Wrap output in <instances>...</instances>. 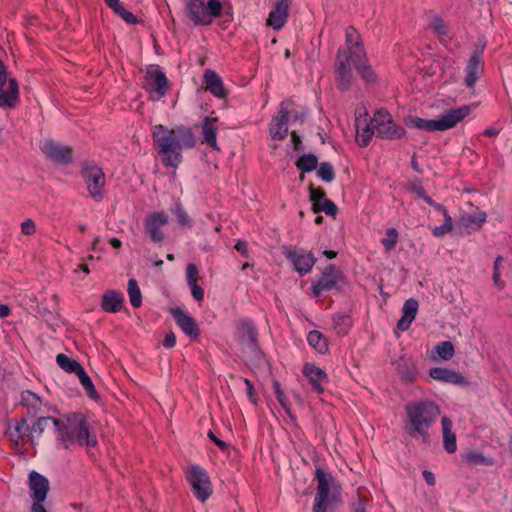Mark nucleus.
<instances>
[{
  "instance_id": "393cba45",
  "label": "nucleus",
  "mask_w": 512,
  "mask_h": 512,
  "mask_svg": "<svg viewBox=\"0 0 512 512\" xmlns=\"http://www.w3.org/2000/svg\"><path fill=\"white\" fill-rule=\"evenodd\" d=\"M303 373L315 392L318 394L324 392V386L328 382V377L324 370L313 364H305Z\"/></svg>"
},
{
  "instance_id": "2f4dec72",
  "label": "nucleus",
  "mask_w": 512,
  "mask_h": 512,
  "mask_svg": "<svg viewBox=\"0 0 512 512\" xmlns=\"http://www.w3.org/2000/svg\"><path fill=\"white\" fill-rule=\"evenodd\" d=\"M441 425L443 435V447L446 452L452 454L457 450L456 435L452 431V421L447 416H443L441 419Z\"/></svg>"
},
{
  "instance_id": "f03ea898",
  "label": "nucleus",
  "mask_w": 512,
  "mask_h": 512,
  "mask_svg": "<svg viewBox=\"0 0 512 512\" xmlns=\"http://www.w3.org/2000/svg\"><path fill=\"white\" fill-rule=\"evenodd\" d=\"M404 432L412 439H421L427 443L430 438L429 430L436 423L440 408L431 400H414L405 407Z\"/></svg>"
},
{
  "instance_id": "e2e57ef3",
  "label": "nucleus",
  "mask_w": 512,
  "mask_h": 512,
  "mask_svg": "<svg viewBox=\"0 0 512 512\" xmlns=\"http://www.w3.org/2000/svg\"><path fill=\"white\" fill-rule=\"evenodd\" d=\"M325 193L322 189H311L310 198L313 201V204H316L320 199L325 198Z\"/></svg>"
},
{
  "instance_id": "39448f33",
  "label": "nucleus",
  "mask_w": 512,
  "mask_h": 512,
  "mask_svg": "<svg viewBox=\"0 0 512 512\" xmlns=\"http://www.w3.org/2000/svg\"><path fill=\"white\" fill-rule=\"evenodd\" d=\"M185 16L195 26H208L222 16L223 4L219 0H183Z\"/></svg>"
},
{
  "instance_id": "13d9d810",
  "label": "nucleus",
  "mask_w": 512,
  "mask_h": 512,
  "mask_svg": "<svg viewBox=\"0 0 512 512\" xmlns=\"http://www.w3.org/2000/svg\"><path fill=\"white\" fill-rule=\"evenodd\" d=\"M411 190L414 192L419 198L423 199L426 202L427 198H430L426 195V192L420 182H413L411 184Z\"/></svg>"
},
{
  "instance_id": "f8f14e48",
  "label": "nucleus",
  "mask_w": 512,
  "mask_h": 512,
  "mask_svg": "<svg viewBox=\"0 0 512 512\" xmlns=\"http://www.w3.org/2000/svg\"><path fill=\"white\" fill-rule=\"evenodd\" d=\"M343 282V273L334 265H329L321 278L312 285V292L315 296H319L326 291L338 290Z\"/></svg>"
},
{
  "instance_id": "9d476101",
  "label": "nucleus",
  "mask_w": 512,
  "mask_h": 512,
  "mask_svg": "<svg viewBox=\"0 0 512 512\" xmlns=\"http://www.w3.org/2000/svg\"><path fill=\"white\" fill-rule=\"evenodd\" d=\"M187 480L192 488L194 496L201 502H205L212 494V484L207 471L197 464L188 468Z\"/></svg>"
},
{
  "instance_id": "aec40b11",
  "label": "nucleus",
  "mask_w": 512,
  "mask_h": 512,
  "mask_svg": "<svg viewBox=\"0 0 512 512\" xmlns=\"http://www.w3.org/2000/svg\"><path fill=\"white\" fill-rule=\"evenodd\" d=\"M168 223L165 212H154L146 218L145 229L153 242L159 243L164 239L162 227Z\"/></svg>"
},
{
  "instance_id": "052dcab7",
  "label": "nucleus",
  "mask_w": 512,
  "mask_h": 512,
  "mask_svg": "<svg viewBox=\"0 0 512 512\" xmlns=\"http://www.w3.org/2000/svg\"><path fill=\"white\" fill-rule=\"evenodd\" d=\"M235 250L241 253L244 257H248V244L246 241L238 240L234 246Z\"/></svg>"
},
{
  "instance_id": "4c0bfd02",
  "label": "nucleus",
  "mask_w": 512,
  "mask_h": 512,
  "mask_svg": "<svg viewBox=\"0 0 512 512\" xmlns=\"http://www.w3.org/2000/svg\"><path fill=\"white\" fill-rule=\"evenodd\" d=\"M127 293L132 307L139 308L142 305V294L137 281L134 278L129 279Z\"/></svg>"
},
{
  "instance_id": "5701e85b",
  "label": "nucleus",
  "mask_w": 512,
  "mask_h": 512,
  "mask_svg": "<svg viewBox=\"0 0 512 512\" xmlns=\"http://www.w3.org/2000/svg\"><path fill=\"white\" fill-rule=\"evenodd\" d=\"M218 118L205 117L201 123L202 143L207 144L213 150H219L217 144Z\"/></svg>"
},
{
  "instance_id": "09e8293b",
  "label": "nucleus",
  "mask_w": 512,
  "mask_h": 512,
  "mask_svg": "<svg viewBox=\"0 0 512 512\" xmlns=\"http://www.w3.org/2000/svg\"><path fill=\"white\" fill-rule=\"evenodd\" d=\"M503 262V257L502 256H498L495 261H494V265H493V282L495 284V286L502 290L504 287H505V282L501 279V275H500V266Z\"/></svg>"
},
{
  "instance_id": "603ef678",
  "label": "nucleus",
  "mask_w": 512,
  "mask_h": 512,
  "mask_svg": "<svg viewBox=\"0 0 512 512\" xmlns=\"http://www.w3.org/2000/svg\"><path fill=\"white\" fill-rule=\"evenodd\" d=\"M199 278V270L195 264H188L186 267L187 284L197 283Z\"/></svg>"
},
{
  "instance_id": "ea45409f",
  "label": "nucleus",
  "mask_w": 512,
  "mask_h": 512,
  "mask_svg": "<svg viewBox=\"0 0 512 512\" xmlns=\"http://www.w3.org/2000/svg\"><path fill=\"white\" fill-rule=\"evenodd\" d=\"M318 159L313 154L302 155L296 162L297 168L304 172H311L317 168Z\"/></svg>"
},
{
  "instance_id": "8fccbe9b",
  "label": "nucleus",
  "mask_w": 512,
  "mask_h": 512,
  "mask_svg": "<svg viewBox=\"0 0 512 512\" xmlns=\"http://www.w3.org/2000/svg\"><path fill=\"white\" fill-rule=\"evenodd\" d=\"M173 213L179 225L191 227V219L181 205L177 204L173 209Z\"/></svg>"
},
{
  "instance_id": "c85d7f7f",
  "label": "nucleus",
  "mask_w": 512,
  "mask_h": 512,
  "mask_svg": "<svg viewBox=\"0 0 512 512\" xmlns=\"http://www.w3.org/2000/svg\"><path fill=\"white\" fill-rule=\"evenodd\" d=\"M8 429L11 440L16 445H23L25 443V438L31 436V429L26 419H21L20 421H12L9 424Z\"/></svg>"
},
{
  "instance_id": "20e7f679",
  "label": "nucleus",
  "mask_w": 512,
  "mask_h": 512,
  "mask_svg": "<svg viewBox=\"0 0 512 512\" xmlns=\"http://www.w3.org/2000/svg\"><path fill=\"white\" fill-rule=\"evenodd\" d=\"M470 111V106L465 105L448 110L437 119L426 120L417 116H411L406 120V124L409 127L424 131H445L455 127L469 115Z\"/></svg>"
},
{
  "instance_id": "7c9ffc66",
  "label": "nucleus",
  "mask_w": 512,
  "mask_h": 512,
  "mask_svg": "<svg viewBox=\"0 0 512 512\" xmlns=\"http://www.w3.org/2000/svg\"><path fill=\"white\" fill-rule=\"evenodd\" d=\"M356 126V140L362 147H366L372 136L376 133L371 121L368 123L366 118L358 117L355 121Z\"/></svg>"
},
{
  "instance_id": "cd10ccee",
  "label": "nucleus",
  "mask_w": 512,
  "mask_h": 512,
  "mask_svg": "<svg viewBox=\"0 0 512 512\" xmlns=\"http://www.w3.org/2000/svg\"><path fill=\"white\" fill-rule=\"evenodd\" d=\"M124 303V296L116 290H108L102 296L101 308L108 313L119 312Z\"/></svg>"
},
{
  "instance_id": "69168bd1",
  "label": "nucleus",
  "mask_w": 512,
  "mask_h": 512,
  "mask_svg": "<svg viewBox=\"0 0 512 512\" xmlns=\"http://www.w3.org/2000/svg\"><path fill=\"white\" fill-rule=\"evenodd\" d=\"M275 394L279 403L285 407V395L280 388V384L278 382H274Z\"/></svg>"
},
{
  "instance_id": "6e6552de",
  "label": "nucleus",
  "mask_w": 512,
  "mask_h": 512,
  "mask_svg": "<svg viewBox=\"0 0 512 512\" xmlns=\"http://www.w3.org/2000/svg\"><path fill=\"white\" fill-rule=\"evenodd\" d=\"M20 102V90L15 78H8L7 66L0 59V108L14 109Z\"/></svg>"
},
{
  "instance_id": "412c9836",
  "label": "nucleus",
  "mask_w": 512,
  "mask_h": 512,
  "mask_svg": "<svg viewBox=\"0 0 512 512\" xmlns=\"http://www.w3.org/2000/svg\"><path fill=\"white\" fill-rule=\"evenodd\" d=\"M484 67L482 62V53L480 51H475L469 61L467 63L465 72L464 83L468 88H473L483 73Z\"/></svg>"
},
{
  "instance_id": "423d86ee",
  "label": "nucleus",
  "mask_w": 512,
  "mask_h": 512,
  "mask_svg": "<svg viewBox=\"0 0 512 512\" xmlns=\"http://www.w3.org/2000/svg\"><path fill=\"white\" fill-rule=\"evenodd\" d=\"M346 46L348 48V57L351 58L356 70L365 81H373L375 74L371 67L367 64L366 54L363 45L360 41V35L353 27H348L346 30Z\"/></svg>"
},
{
  "instance_id": "680f3d73",
  "label": "nucleus",
  "mask_w": 512,
  "mask_h": 512,
  "mask_svg": "<svg viewBox=\"0 0 512 512\" xmlns=\"http://www.w3.org/2000/svg\"><path fill=\"white\" fill-rule=\"evenodd\" d=\"M208 437L214 442V444L222 451L227 449V444L219 439L212 431L208 432Z\"/></svg>"
},
{
  "instance_id": "473e14b6",
  "label": "nucleus",
  "mask_w": 512,
  "mask_h": 512,
  "mask_svg": "<svg viewBox=\"0 0 512 512\" xmlns=\"http://www.w3.org/2000/svg\"><path fill=\"white\" fill-rule=\"evenodd\" d=\"M206 89L216 97H224L225 89L220 77L211 70H207L204 74Z\"/></svg>"
},
{
  "instance_id": "ddd939ff",
  "label": "nucleus",
  "mask_w": 512,
  "mask_h": 512,
  "mask_svg": "<svg viewBox=\"0 0 512 512\" xmlns=\"http://www.w3.org/2000/svg\"><path fill=\"white\" fill-rule=\"evenodd\" d=\"M40 149L46 158L57 164L68 165L72 161L71 148L52 139L43 140Z\"/></svg>"
},
{
  "instance_id": "f257e3e1",
  "label": "nucleus",
  "mask_w": 512,
  "mask_h": 512,
  "mask_svg": "<svg viewBox=\"0 0 512 512\" xmlns=\"http://www.w3.org/2000/svg\"><path fill=\"white\" fill-rule=\"evenodd\" d=\"M154 146L165 167L176 168L182 162L184 148H192L195 145V136L192 129L185 126H177L169 129L158 124L151 128Z\"/></svg>"
},
{
  "instance_id": "774afa93",
  "label": "nucleus",
  "mask_w": 512,
  "mask_h": 512,
  "mask_svg": "<svg viewBox=\"0 0 512 512\" xmlns=\"http://www.w3.org/2000/svg\"><path fill=\"white\" fill-rule=\"evenodd\" d=\"M106 5L113 10V12L117 13L120 8L123 6L119 0H104Z\"/></svg>"
},
{
  "instance_id": "dca6fc26",
  "label": "nucleus",
  "mask_w": 512,
  "mask_h": 512,
  "mask_svg": "<svg viewBox=\"0 0 512 512\" xmlns=\"http://www.w3.org/2000/svg\"><path fill=\"white\" fill-rule=\"evenodd\" d=\"M236 339L241 345L252 352L258 349L257 328L250 319L244 318L237 322Z\"/></svg>"
},
{
  "instance_id": "9b49d317",
  "label": "nucleus",
  "mask_w": 512,
  "mask_h": 512,
  "mask_svg": "<svg viewBox=\"0 0 512 512\" xmlns=\"http://www.w3.org/2000/svg\"><path fill=\"white\" fill-rule=\"evenodd\" d=\"M81 175L90 196L97 201L102 200L106 183L102 168L92 163H86L82 168Z\"/></svg>"
},
{
  "instance_id": "f3484780",
  "label": "nucleus",
  "mask_w": 512,
  "mask_h": 512,
  "mask_svg": "<svg viewBox=\"0 0 512 512\" xmlns=\"http://www.w3.org/2000/svg\"><path fill=\"white\" fill-rule=\"evenodd\" d=\"M350 62L352 60L346 52L339 50L336 63L337 84L338 88L343 91L349 89L353 78Z\"/></svg>"
},
{
  "instance_id": "7ed1b4c3",
  "label": "nucleus",
  "mask_w": 512,
  "mask_h": 512,
  "mask_svg": "<svg viewBox=\"0 0 512 512\" xmlns=\"http://www.w3.org/2000/svg\"><path fill=\"white\" fill-rule=\"evenodd\" d=\"M56 441L65 449L74 446L95 447L96 435L91 432L86 416L81 412H72L54 421Z\"/></svg>"
},
{
  "instance_id": "0e129e2a",
  "label": "nucleus",
  "mask_w": 512,
  "mask_h": 512,
  "mask_svg": "<svg viewBox=\"0 0 512 512\" xmlns=\"http://www.w3.org/2000/svg\"><path fill=\"white\" fill-rule=\"evenodd\" d=\"M246 385L247 396L251 402H255V392L252 382L249 379H244Z\"/></svg>"
},
{
  "instance_id": "f704fd0d",
  "label": "nucleus",
  "mask_w": 512,
  "mask_h": 512,
  "mask_svg": "<svg viewBox=\"0 0 512 512\" xmlns=\"http://www.w3.org/2000/svg\"><path fill=\"white\" fill-rule=\"evenodd\" d=\"M334 329L339 335H346L352 327L353 320L347 313L338 312L332 317Z\"/></svg>"
},
{
  "instance_id": "864d4df0",
  "label": "nucleus",
  "mask_w": 512,
  "mask_h": 512,
  "mask_svg": "<svg viewBox=\"0 0 512 512\" xmlns=\"http://www.w3.org/2000/svg\"><path fill=\"white\" fill-rule=\"evenodd\" d=\"M36 232V225L32 219H26L21 223V233L23 235H33Z\"/></svg>"
},
{
  "instance_id": "2eb2a0df",
  "label": "nucleus",
  "mask_w": 512,
  "mask_h": 512,
  "mask_svg": "<svg viewBox=\"0 0 512 512\" xmlns=\"http://www.w3.org/2000/svg\"><path fill=\"white\" fill-rule=\"evenodd\" d=\"M284 255L301 276L309 273L316 262V259L311 252L295 247L286 248Z\"/></svg>"
},
{
  "instance_id": "e433bc0d",
  "label": "nucleus",
  "mask_w": 512,
  "mask_h": 512,
  "mask_svg": "<svg viewBox=\"0 0 512 512\" xmlns=\"http://www.w3.org/2000/svg\"><path fill=\"white\" fill-rule=\"evenodd\" d=\"M430 27L441 42L446 43L450 40L448 26L440 17H433L430 22Z\"/></svg>"
},
{
  "instance_id": "37998d69",
  "label": "nucleus",
  "mask_w": 512,
  "mask_h": 512,
  "mask_svg": "<svg viewBox=\"0 0 512 512\" xmlns=\"http://www.w3.org/2000/svg\"><path fill=\"white\" fill-rule=\"evenodd\" d=\"M313 210L315 212L323 211L327 215L334 216L337 213V206L325 197L313 204Z\"/></svg>"
},
{
  "instance_id": "1a4fd4ad",
  "label": "nucleus",
  "mask_w": 512,
  "mask_h": 512,
  "mask_svg": "<svg viewBox=\"0 0 512 512\" xmlns=\"http://www.w3.org/2000/svg\"><path fill=\"white\" fill-rule=\"evenodd\" d=\"M371 124L376 131V135L383 139L396 140L405 135V129L395 124L391 115L385 109H379L374 113Z\"/></svg>"
},
{
  "instance_id": "72a5a7b5",
  "label": "nucleus",
  "mask_w": 512,
  "mask_h": 512,
  "mask_svg": "<svg viewBox=\"0 0 512 512\" xmlns=\"http://www.w3.org/2000/svg\"><path fill=\"white\" fill-rule=\"evenodd\" d=\"M21 404L25 406L29 413L36 415L42 407L41 398L30 390H25L21 393Z\"/></svg>"
},
{
  "instance_id": "58836bf2",
  "label": "nucleus",
  "mask_w": 512,
  "mask_h": 512,
  "mask_svg": "<svg viewBox=\"0 0 512 512\" xmlns=\"http://www.w3.org/2000/svg\"><path fill=\"white\" fill-rule=\"evenodd\" d=\"M57 364L68 373H77L82 366L80 363L65 354H58L56 357Z\"/></svg>"
},
{
  "instance_id": "bf43d9fd",
  "label": "nucleus",
  "mask_w": 512,
  "mask_h": 512,
  "mask_svg": "<svg viewBox=\"0 0 512 512\" xmlns=\"http://www.w3.org/2000/svg\"><path fill=\"white\" fill-rule=\"evenodd\" d=\"M175 344H176V336H175V334L172 333V332L166 334L165 337H164V340H163V346L165 348L170 349V348H173L175 346Z\"/></svg>"
},
{
  "instance_id": "c03bdc74",
  "label": "nucleus",
  "mask_w": 512,
  "mask_h": 512,
  "mask_svg": "<svg viewBox=\"0 0 512 512\" xmlns=\"http://www.w3.org/2000/svg\"><path fill=\"white\" fill-rule=\"evenodd\" d=\"M435 351L443 360H450L454 355V347L451 342L443 341L436 345Z\"/></svg>"
},
{
  "instance_id": "5fc2aeb1",
  "label": "nucleus",
  "mask_w": 512,
  "mask_h": 512,
  "mask_svg": "<svg viewBox=\"0 0 512 512\" xmlns=\"http://www.w3.org/2000/svg\"><path fill=\"white\" fill-rule=\"evenodd\" d=\"M116 14L119 15L128 24L138 23L137 17L133 13L127 11L124 6H122Z\"/></svg>"
},
{
  "instance_id": "4d7b16f0",
  "label": "nucleus",
  "mask_w": 512,
  "mask_h": 512,
  "mask_svg": "<svg viewBox=\"0 0 512 512\" xmlns=\"http://www.w3.org/2000/svg\"><path fill=\"white\" fill-rule=\"evenodd\" d=\"M452 229H453V226L443 223L440 226H435L432 230V234H433V236L439 238V237H442V236L446 235L447 233L451 232Z\"/></svg>"
},
{
  "instance_id": "6ab92c4d",
  "label": "nucleus",
  "mask_w": 512,
  "mask_h": 512,
  "mask_svg": "<svg viewBox=\"0 0 512 512\" xmlns=\"http://www.w3.org/2000/svg\"><path fill=\"white\" fill-rule=\"evenodd\" d=\"M29 487L33 504L43 505L49 490V481L46 477L36 471H32L29 475Z\"/></svg>"
},
{
  "instance_id": "a878e982",
  "label": "nucleus",
  "mask_w": 512,
  "mask_h": 512,
  "mask_svg": "<svg viewBox=\"0 0 512 512\" xmlns=\"http://www.w3.org/2000/svg\"><path fill=\"white\" fill-rule=\"evenodd\" d=\"M432 379L454 385H466L468 381L457 371L445 367H434L429 371Z\"/></svg>"
},
{
  "instance_id": "6e6d98bb",
  "label": "nucleus",
  "mask_w": 512,
  "mask_h": 512,
  "mask_svg": "<svg viewBox=\"0 0 512 512\" xmlns=\"http://www.w3.org/2000/svg\"><path fill=\"white\" fill-rule=\"evenodd\" d=\"M191 291L192 297L198 301L201 302L204 299V290L202 287H200L197 283H192L188 285Z\"/></svg>"
},
{
  "instance_id": "0eeeda50",
  "label": "nucleus",
  "mask_w": 512,
  "mask_h": 512,
  "mask_svg": "<svg viewBox=\"0 0 512 512\" xmlns=\"http://www.w3.org/2000/svg\"><path fill=\"white\" fill-rule=\"evenodd\" d=\"M168 79L164 71L156 65L147 67L143 76V88L149 93L150 99L159 101L168 92Z\"/></svg>"
},
{
  "instance_id": "338daca9",
  "label": "nucleus",
  "mask_w": 512,
  "mask_h": 512,
  "mask_svg": "<svg viewBox=\"0 0 512 512\" xmlns=\"http://www.w3.org/2000/svg\"><path fill=\"white\" fill-rule=\"evenodd\" d=\"M422 475H423L424 480L426 481V483H427L429 486H433V485H435V482H436V480H435V476H434V474H433L431 471H429V470H424V471L422 472Z\"/></svg>"
},
{
  "instance_id": "a211bd4d",
  "label": "nucleus",
  "mask_w": 512,
  "mask_h": 512,
  "mask_svg": "<svg viewBox=\"0 0 512 512\" xmlns=\"http://www.w3.org/2000/svg\"><path fill=\"white\" fill-rule=\"evenodd\" d=\"M171 314L174 317L180 329L191 339H197L200 330L195 319L180 307L171 309Z\"/></svg>"
},
{
  "instance_id": "3c124183",
  "label": "nucleus",
  "mask_w": 512,
  "mask_h": 512,
  "mask_svg": "<svg viewBox=\"0 0 512 512\" xmlns=\"http://www.w3.org/2000/svg\"><path fill=\"white\" fill-rule=\"evenodd\" d=\"M398 370V374L399 376L401 377V379L406 382V383H410L412 381L415 380V377H416V368L413 367V366H406V367H398L397 368Z\"/></svg>"
},
{
  "instance_id": "49530a36",
  "label": "nucleus",
  "mask_w": 512,
  "mask_h": 512,
  "mask_svg": "<svg viewBox=\"0 0 512 512\" xmlns=\"http://www.w3.org/2000/svg\"><path fill=\"white\" fill-rule=\"evenodd\" d=\"M465 460L471 465H492V460L485 457L482 453L471 451L465 455Z\"/></svg>"
},
{
  "instance_id": "a18cd8bd",
  "label": "nucleus",
  "mask_w": 512,
  "mask_h": 512,
  "mask_svg": "<svg viewBox=\"0 0 512 512\" xmlns=\"http://www.w3.org/2000/svg\"><path fill=\"white\" fill-rule=\"evenodd\" d=\"M317 175L325 182H332L335 178L334 168L329 162H322L317 170Z\"/></svg>"
},
{
  "instance_id": "4468645a",
  "label": "nucleus",
  "mask_w": 512,
  "mask_h": 512,
  "mask_svg": "<svg viewBox=\"0 0 512 512\" xmlns=\"http://www.w3.org/2000/svg\"><path fill=\"white\" fill-rule=\"evenodd\" d=\"M318 481L317 493L314 499V512H327L330 504L329 492L332 477L328 475L323 469L317 468L315 472Z\"/></svg>"
},
{
  "instance_id": "4be33fe9",
  "label": "nucleus",
  "mask_w": 512,
  "mask_h": 512,
  "mask_svg": "<svg viewBox=\"0 0 512 512\" xmlns=\"http://www.w3.org/2000/svg\"><path fill=\"white\" fill-rule=\"evenodd\" d=\"M288 120L289 112L284 107V103H282L279 113L272 119L270 124L269 132L272 139L283 140L287 136Z\"/></svg>"
},
{
  "instance_id": "79ce46f5",
  "label": "nucleus",
  "mask_w": 512,
  "mask_h": 512,
  "mask_svg": "<svg viewBox=\"0 0 512 512\" xmlns=\"http://www.w3.org/2000/svg\"><path fill=\"white\" fill-rule=\"evenodd\" d=\"M399 233L395 228H388L385 231V237L381 239V243L386 251H391L396 247L398 242Z\"/></svg>"
},
{
  "instance_id": "b1692460",
  "label": "nucleus",
  "mask_w": 512,
  "mask_h": 512,
  "mask_svg": "<svg viewBox=\"0 0 512 512\" xmlns=\"http://www.w3.org/2000/svg\"><path fill=\"white\" fill-rule=\"evenodd\" d=\"M290 0H278L269 13L267 25L274 30H280L287 21Z\"/></svg>"
},
{
  "instance_id": "c756f323",
  "label": "nucleus",
  "mask_w": 512,
  "mask_h": 512,
  "mask_svg": "<svg viewBox=\"0 0 512 512\" xmlns=\"http://www.w3.org/2000/svg\"><path fill=\"white\" fill-rule=\"evenodd\" d=\"M486 218V213L478 210L474 213L462 214L459 218L458 224L469 231H477L486 222Z\"/></svg>"
},
{
  "instance_id": "bb28decb",
  "label": "nucleus",
  "mask_w": 512,
  "mask_h": 512,
  "mask_svg": "<svg viewBox=\"0 0 512 512\" xmlns=\"http://www.w3.org/2000/svg\"><path fill=\"white\" fill-rule=\"evenodd\" d=\"M418 307V301L414 298L405 301L402 307V317L397 323V330L404 332L410 328L417 315Z\"/></svg>"
},
{
  "instance_id": "a19ab883",
  "label": "nucleus",
  "mask_w": 512,
  "mask_h": 512,
  "mask_svg": "<svg viewBox=\"0 0 512 512\" xmlns=\"http://www.w3.org/2000/svg\"><path fill=\"white\" fill-rule=\"evenodd\" d=\"M76 375L78 376V379L80 381V383L82 384V386L84 387V389L86 390L87 394L89 395V397L95 399L98 395H97V391L94 387V384L91 380V378L88 376V374L85 372L84 368L82 367L77 373Z\"/></svg>"
},
{
  "instance_id": "de8ad7c7",
  "label": "nucleus",
  "mask_w": 512,
  "mask_h": 512,
  "mask_svg": "<svg viewBox=\"0 0 512 512\" xmlns=\"http://www.w3.org/2000/svg\"><path fill=\"white\" fill-rule=\"evenodd\" d=\"M54 421H58V419L50 416L38 418L33 426L30 427L31 434L37 433L38 435H41L50 423L54 425Z\"/></svg>"
},
{
  "instance_id": "c9c22d12",
  "label": "nucleus",
  "mask_w": 512,
  "mask_h": 512,
  "mask_svg": "<svg viewBox=\"0 0 512 512\" xmlns=\"http://www.w3.org/2000/svg\"><path fill=\"white\" fill-rule=\"evenodd\" d=\"M307 341L311 347L321 354L326 353L328 350L326 338L317 330H313L308 333Z\"/></svg>"
}]
</instances>
